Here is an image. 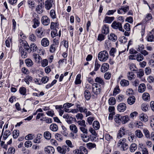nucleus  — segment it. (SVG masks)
<instances>
[{
  "instance_id": "6e6d98bb",
  "label": "nucleus",
  "mask_w": 154,
  "mask_h": 154,
  "mask_svg": "<svg viewBox=\"0 0 154 154\" xmlns=\"http://www.w3.org/2000/svg\"><path fill=\"white\" fill-rule=\"evenodd\" d=\"M19 92L21 94L25 95L26 93V89L23 87H21L19 89Z\"/></svg>"
},
{
  "instance_id": "9b49d317",
  "label": "nucleus",
  "mask_w": 154,
  "mask_h": 154,
  "mask_svg": "<svg viewBox=\"0 0 154 154\" xmlns=\"http://www.w3.org/2000/svg\"><path fill=\"white\" fill-rule=\"evenodd\" d=\"M41 20L42 23L45 26L48 25L50 22L49 19L47 16L42 17Z\"/></svg>"
},
{
  "instance_id": "cd10ccee",
  "label": "nucleus",
  "mask_w": 154,
  "mask_h": 154,
  "mask_svg": "<svg viewBox=\"0 0 154 154\" xmlns=\"http://www.w3.org/2000/svg\"><path fill=\"white\" fill-rule=\"evenodd\" d=\"M32 22L34 23L32 26V27L34 28H36L39 26V22L37 19L34 18L32 20Z\"/></svg>"
},
{
  "instance_id": "c9c22d12",
  "label": "nucleus",
  "mask_w": 154,
  "mask_h": 154,
  "mask_svg": "<svg viewBox=\"0 0 154 154\" xmlns=\"http://www.w3.org/2000/svg\"><path fill=\"white\" fill-rule=\"evenodd\" d=\"M120 84L122 86L125 87L128 85L129 83V82L127 80L122 79L121 81Z\"/></svg>"
},
{
  "instance_id": "20e7f679",
  "label": "nucleus",
  "mask_w": 154,
  "mask_h": 154,
  "mask_svg": "<svg viewBox=\"0 0 154 154\" xmlns=\"http://www.w3.org/2000/svg\"><path fill=\"white\" fill-rule=\"evenodd\" d=\"M112 27L115 29H118L119 31L124 32L125 31L122 27V24L121 23L114 21L111 25Z\"/></svg>"
},
{
  "instance_id": "338daca9",
  "label": "nucleus",
  "mask_w": 154,
  "mask_h": 154,
  "mask_svg": "<svg viewBox=\"0 0 154 154\" xmlns=\"http://www.w3.org/2000/svg\"><path fill=\"white\" fill-rule=\"evenodd\" d=\"M120 91L119 87L118 86H116L113 92V95H116L118 94Z\"/></svg>"
},
{
  "instance_id": "2f4dec72",
  "label": "nucleus",
  "mask_w": 154,
  "mask_h": 154,
  "mask_svg": "<svg viewBox=\"0 0 154 154\" xmlns=\"http://www.w3.org/2000/svg\"><path fill=\"white\" fill-rule=\"evenodd\" d=\"M135 134L136 136L139 138H141L143 136V134L140 130H136L135 131Z\"/></svg>"
},
{
  "instance_id": "5701e85b",
  "label": "nucleus",
  "mask_w": 154,
  "mask_h": 154,
  "mask_svg": "<svg viewBox=\"0 0 154 154\" xmlns=\"http://www.w3.org/2000/svg\"><path fill=\"white\" fill-rule=\"evenodd\" d=\"M70 130L73 133L76 134L78 132V129L76 126L74 124L71 125L69 126Z\"/></svg>"
},
{
  "instance_id": "8fccbe9b",
  "label": "nucleus",
  "mask_w": 154,
  "mask_h": 154,
  "mask_svg": "<svg viewBox=\"0 0 154 154\" xmlns=\"http://www.w3.org/2000/svg\"><path fill=\"white\" fill-rule=\"evenodd\" d=\"M11 134V132L9 130H6L5 131L4 135L3 138L4 140H6L8 137Z\"/></svg>"
},
{
  "instance_id": "4be33fe9",
  "label": "nucleus",
  "mask_w": 154,
  "mask_h": 154,
  "mask_svg": "<svg viewBox=\"0 0 154 154\" xmlns=\"http://www.w3.org/2000/svg\"><path fill=\"white\" fill-rule=\"evenodd\" d=\"M146 89L145 84L144 83H142L139 86L138 91L139 92L143 93L145 91Z\"/></svg>"
},
{
  "instance_id": "680f3d73",
  "label": "nucleus",
  "mask_w": 154,
  "mask_h": 154,
  "mask_svg": "<svg viewBox=\"0 0 154 154\" xmlns=\"http://www.w3.org/2000/svg\"><path fill=\"white\" fill-rule=\"evenodd\" d=\"M57 47L53 44L51 45L50 48V51L51 53H54L56 50Z\"/></svg>"
},
{
  "instance_id": "4468645a",
  "label": "nucleus",
  "mask_w": 154,
  "mask_h": 154,
  "mask_svg": "<svg viewBox=\"0 0 154 154\" xmlns=\"http://www.w3.org/2000/svg\"><path fill=\"white\" fill-rule=\"evenodd\" d=\"M109 68V65L107 63H103L101 67V72H104L107 71Z\"/></svg>"
},
{
  "instance_id": "f704fd0d",
  "label": "nucleus",
  "mask_w": 154,
  "mask_h": 154,
  "mask_svg": "<svg viewBox=\"0 0 154 154\" xmlns=\"http://www.w3.org/2000/svg\"><path fill=\"white\" fill-rule=\"evenodd\" d=\"M25 63L28 67H31L33 65V62L32 60L30 59H27L25 60Z\"/></svg>"
},
{
  "instance_id": "1a4fd4ad",
  "label": "nucleus",
  "mask_w": 154,
  "mask_h": 154,
  "mask_svg": "<svg viewBox=\"0 0 154 154\" xmlns=\"http://www.w3.org/2000/svg\"><path fill=\"white\" fill-rule=\"evenodd\" d=\"M44 150L46 153L53 154L54 152V149L52 146H48L45 148Z\"/></svg>"
},
{
  "instance_id": "393cba45",
  "label": "nucleus",
  "mask_w": 154,
  "mask_h": 154,
  "mask_svg": "<svg viewBox=\"0 0 154 154\" xmlns=\"http://www.w3.org/2000/svg\"><path fill=\"white\" fill-rule=\"evenodd\" d=\"M135 60L138 62H140L144 59V57L141 53H138L135 55Z\"/></svg>"
},
{
  "instance_id": "4c0bfd02",
  "label": "nucleus",
  "mask_w": 154,
  "mask_h": 154,
  "mask_svg": "<svg viewBox=\"0 0 154 154\" xmlns=\"http://www.w3.org/2000/svg\"><path fill=\"white\" fill-rule=\"evenodd\" d=\"M94 128L95 130H98L100 128V125L99 123L97 121H94L93 124Z\"/></svg>"
},
{
  "instance_id": "c85d7f7f",
  "label": "nucleus",
  "mask_w": 154,
  "mask_h": 154,
  "mask_svg": "<svg viewBox=\"0 0 154 154\" xmlns=\"http://www.w3.org/2000/svg\"><path fill=\"white\" fill-rule=\"evenodd\" d=\"M50 129L53 131H56L58 129L57 125L55 124H52L50 126Z\"/></svg>"
},
{
  "instance_id": "412c9836",
  "label": "nucleus",
  "mask_w": 154,
  "mask_h": 154,
  "mask_svg": "<svg viewBox=\"0 0 154 154\" xmlns=\"http://www.w3.org/2000/svg\"><path fill=\"white\" fill-rule=\"evenodd\" d=\"M108 39L113 42H115L117 40V36L115 34L113 33H111L109 35H108Z\"/></svg>"
},
{
  "instance_id": "423d86ee",
  "label": "nucleus",
  "mask_w": 154,
  "mask_h": 154,
  "mask_svg": "<svg viewBox=\"0 0 154 154\" xmlns=\"http://www.w3.org/2000/svg\"><path fill=\"white\" fill-rule=\"evenodd\" d=\"M98 85L96 83H94L93 84L92 87V91L96 95L99 94L101 91L100 88L97 86Z\"/></svg>"
},
{
  "instance_id": "a211bd4d",
  "label": "nucleus",
  "mask_w": 154,
  "mask_h": 154,
  "mask_svg": "<svg viewBox=\"0 0 154 154\" xmlns=\"http://www.w3.org/2000/svg\"><path fill=\"white\" fill-rule=\"evenodd\" d=\"M114 19V17H109L106 16L105 17L103 22L106 23H110Z\"/></svg>"
},
{
  "instance_id": "6ab92c4d",
  "label": "nucleus",
  "mask_w": 154,
  "mask_h": 154,
  "mask_svg": "<svg viewBox=\"0 0 154 154\" xmlns=\"http://www.w3.org/2000/svg\"><path fill=\"white\" fill-rule=\"evenodd\" d=\"M139 118L141 121L144 122L147 121L148 120L147 115L143 113H141L140 115Z\"/></svg>"
},
{
  "instance_id": "9d476101",
  "label": "nucleus",
  "mask_w": 154,
  "mask_h": 154,
  "mask_svg": "<svg viewBox=\"0 0 154 154\" xmlns=\"http://www.w3.org/2000/svg\"><path fill=\"white\" fill-rule=\"evenodd\" d=\"M125 129L122 127L120 128L117 134V138L120 139L125 134Z\"/></svg>"
},
{
  "instance_id": "39448f33",
  "label": "nucleus",
  "mask_w": 154,
  "mask_h": 154,
  "mask_svg": "<svg viewBox=\"0 0 154 154\" xmlns=\"http://www.w3.org/2000/svg\"><path fill=\"white\" fill-rule=\"evenodd\" d=\"M80 136L82 140L85 142H87L90 140V139L91 140L93 141L96 139L95 137H93L90 135V137L87 135L86 134H81Z\"/></svg>"
},
{
  "instance_id": "f8f14e48",
  "label": "nucleus",
  "mask_w": 154,
  "mask_h": 154,
  "mask_svg": "<svg viewBox=\"0 0 154 154\" xmlns=\"http://www.w3.org/2000/svg\"><path fill=\"white\" fill-rule=\"evenodd\" d=\"M42 45L44 47L48 46L49 45V41L48 38H43L41 41Z\"/></svg>"
},
{
  "instance_id": "aec40b11",
  "label": "nucleus",
  "mask_w": 154,
  "mask_h": 154,
  "mask_svg": "<svg viewBox=\"0 0 154 154\" xmlns=\"http://www.w3.org/2000/svg\"><path fill=\"white\" fill-rule=\"evenodd\" d=\"M135 101V98L133 96H130L127 100V102L130 105L133 104Z\"/></svg>"
},
{
  "instance_id": "0eeeda50",
  "label": "nucleus",
  "mask_w": 154,
  "mask_h": 154,
  "mask_svg": "<svg viewBox=\"0 0 154 154\" xmlns=\"http://www.w3.org/2000/svg\"><path fill=\"white\" fill-rule=\"evenodd\" d=\"M54 0H47L45 1V8L47 10H49L54 4Z\"/></svg>"
},
{
  "instance_id": "4d7b16f0",
  "label": "nucleus",
  "mask_w": 154,
  "mask_h": 154,
  "mask_svg": "<svg viewBox=\"0 0 154 154\" xmlns=\"http://www.w3.org/2000/svg\"><path fill=\"white\" fill-rule=\"evenodd\" d=\"M77 123L80 126V127H86L85 122L84 120H82V121H78Z\"/></svg>"
},
{
  "instance_id": "7ed1b4c3",
  "label": "nucleus",
  "mask_w": 154,
  "mask_h": 154,
  "mask_svg": "<svg viewBox=\"0 0 154 154\" xmlns=\"http://www.w3.org/2000/svg\"><path fill=\"white\" fill-rule=\"evenodd\" d=\"M45 30L42 27H39L35 30V33L36 36L39 38H41L45 35Z\"/></svg>"
},
{
  "instance_id": "de8ad7c7",
  "label": "nucleus",
  "mask_w": 154,
  "mask_h": 154,
  "mask_svg": "<svg viewBox=\"0 0 154 154\" xmlns=\"http://www.w3.org/2000/svg\"><path fill=\"white\" fill-rule=\"evenodd\" d=\"M121 116L119 114H117L114 117V120L115 122L118 123H119L121 122Z\"/></svg>"
},
{
  "instance_id": "0e129e2a",
  "label": "nucleus",
  "mask_w": 154,
  "mask_h": 154,
  "mask_svg": "<svg viewBox=\"0 0 154 154\" xmlns=\"http://www.w3.org/2000/svg\"><path fill=\"white\" fill-rule=\"evenodd\" d=\"M15 149L13 147L9 148L8 151V154H14L15 152Z\"/></svg>"
},
{
  "instance_id": "09e8293b",
  "label": "nucleus",
  "mask_w": 154,
  "mask_h": 154,
  "mask_svg": "<svg viewBox=\"0 0 154 154\" xmlns=\"http://www.w3.org/2000/svg\"><path fill=\"white\" fill-rule=\"evenodd\" d=\"M116 103V100L115 98L111 97L109 99V103L110 105H113Z\"/></svg>"
},
{
  "instance_id": "052dcab7",
  "label": "nucleus",
  "mask_w": 154,
  "mask_h": 154,
  "mask_svg": "<svg viewBox=\"0 0 154 154\" xmlns=\"http://www.w3.org/2000/svg\"><path fill=\"white\" fill-rule=\"evenodd\" d=\"M86 127H80L79 129L83 133L82 134H86L88 133V131Z\"/></svg>"
},
{
  "instance_id": "79ce46f5",
  "label": "nucleus",
  "mask_w": 154,
  "mask_h": 154,
  "mask_svg": "<svg viewBox=\"0 0 154 154\" xmlns=\"http://www.w3.org/2000/svg\"><path fill=\"white\" fill-rule=\"evenodd\" d=\"M142 98L145 101L148 100L150 99L149 95L147 93H144L143 94Z\"/></svg>"
},
{
  "instance_id": "e433bc0d",
  "label": "nucleus",
  "mask_w": 154,
  "mask_h": 154,
  "mask_svg": "<svg viewBox=\"0 0 154 154\" xmlns=\"http://www.w3.org/2000/svg\"><path fill=\"white\" fill-rule=\"evenodd\" d=\"M28 38L29 40L32 42H35L36 41V37L35 35L33 33L30 34Z\"/></svg>"
},
{
  "instance_id": "473e14b6",
  "label": "nucleus",
  "mask_w": 154,
  "mask_h": 154,
  "mask_svg": "<svg viewBox=\"0 0 154 154\" xmlns=\"http://www.w3.org/2000/svg\"><path fill=\"white\" fill-rule=\"evenodd\" d=\"M38 49L37 47L34 43H32L30 45V50L31 51L35 52Z\"/></svg>"
},
{
  "instance_id": "3c124183",
  "label": "nucleus",
  "mask_w": 154,
  "mask_h": 154,
  "mask_svg": "<svg viewBox=\"0 0 154 154\" xmlns=\"http://www.w3.org/2000/svg\"><path fill=\"white\" fill-rule=\"evenodd\" d=\"M143 132L145 137L147 139H149L150 138V135L149 131L146 129H145L143 130Z\"/></svg>"
},
{
  "instance_id": "f03ea898",
  "label": "nucleus",
  "mask_w": 154,
  "mask_h": 154,
  "mask_svg": "<svg viewBox=\"0 0 154 154\" xmlns=\"http://www.w3.org/2000/svg\"><path fill=\"white\" fill-rule=\"evenodd\" d=\"M126 139L123 138L119 140L117 144L118 146L120 147L122 150H126L128 148V144L126 143Z\"/></svg>"
},
{
  "instance_id": "a18cd8bd",
  "label": "nucleus",
  "mask_w": 154,
  "mask_h": 154,
  "mask_svg": "<svg viewBox=\"0 0 154 154\" xmlns=\"http://www.w3.org/2000/svg\"><path fill=\"white\" fill-rule=\"evenodd\" d=\"M135 136L134 134L130 133L128 134V140L130 142H133Z\"/></svg>"
},
{
  "instance_id": "13d9d810",
  "label": "nucleus",
  "mask_w": 154,
  "mask_h": 154,
  "mask_svg": "<svg viewBox=\"0 0 154 154\" xmlns=\"http://www.w3.org/2000/svg\"><path fill=\"white\" fill-rule=\"evenodd\" d=\"M50 15L52 19H55L56 17L55 11L54 10H51L50 11Z\"/></svg>"
},
{
  "instance_id": "c756f323",
  "label": "nucleus",
  "mask_w": 154,
  "mask_h": 154,
  "mask_svg": "<svg viewBox=\"0 0 154 154\" xmlns=\"http://www.w3.org/2000/svg\"><path fill=\"white\" fill-rule=\"evenodd\" d=\"M137 146L135 143H133L131 145L130 147V150L131 152H134L137 149Z\"/></svg>"
},
{
  "instance_id": "dca6fc26",
  "label": "nucleus",
  "mask_w": 154,
  "mask_h": 154,
  "mask_svg": "<svg viewBox=\"0 0 154 154\" xmlns=\"http://www.w3.org/2000/svg\"><path fill=\"white\" fill-rule=\"evenodd\" d=\"M95 82L100 84L102 85H103L105 82L103 79L100 77H97L94 80Z\"/></svg>"
},
{
  "instance_id": "f257e3e1",
  "label": "nucleus",
  "mask_w": 154,
  "mask_h": 154,
  "mask_svg": "<svg viewBox=\"0 0 154 154\" xmlns=\"http://www.w3.org/2000/svg\"><path fill=\"white\" fill-rule=\"evenodd\" d=\"M109 55L107 51H103L100 52L98 54V59L101 61L105 62L108 59Z\"/></svg>"
},
{
  "instance_id": "a19ab883",
  "label": "nucleus",
  "mask_w": 154,
  "mask_h": 154,
  "mask_svg": "<svg viewBox=\"0 0 154 154\" xmlns=\"http://www.w3.org/2000/svg\"><path fill=\"white\" fill-rule=\"evenodd\" d=\"M130 69L132 71H137V67L133 63H130L128 64Z\"/></svg>"
},
{
  "instance_id": "b1692460",
  "label": "nucleus",
  "mask_w": 154,
  "mask_h": 154,
  "mask_svg": "<svg viewBox=\"0 0 154 154\" xmlns=\"http://www.w3.org/2000/svg\"><path fill=\"white\" fill-rule=\"evenodd\" d=\"M19 51L21 53V56L23 58H25L27 57V53L24 51L23 48L22 47H20Z\"/></svg>"
},
{
  "instance_id": "5fc2aeb1",
  "label": "nucleus",
  "mask_w": 154,
  "mask_h": 154,
  "mask_svg": "<svg viewBox=\"0 0 154 154\" xmlns=\"http://www.w3.org/2000/svg\"><path fill=\"white\" fill-rule=\"evenodd\" d=\"M129 120V118L128 116H121V122H122V123L125 124Z\"/></svg>"
},
{
  "instance_id": "e2e57ef3",
  "label": "nucleus",
  "mask_w": 154,
  "mask_h": 154,
  "mask_svg": "<svg viewBox=\"0 0 154 154\" xmlns=\"http://www.w3.org/2000/svg\"><path fill=\"white\" fill-rule=\"evenodd\" d=\"M35 137L34 135L32 134H29L25 137L26 140H31L33 139Z\"/></svg>"
},
{
  "instance_id": "72a5a7b5",
  "label": "nucleus",
  "mask_w": 154,
  "mask_h": 154,
  "mask_svg": "<svg viewBox=\"0 0 154 154\" xmlns=\"http://www.w3.org/2000/svg\"><path fill=\"white\" fill-rule=\"evenodd\" d=\"M128 79L130 80H131L135 78L133 72H128L127 75Z\"/></svg>"
},
{
  "instance_id": "f3484780",
  "label": "nucleus",
  "mask_w": 154,
  "mask_h": 154,
  "mask_svg": "<svg viewBox=\"0 0 154 154\" xmlns=\"http://www.w3.org/2000/svg\"><path fill=\"white\" fill-rule=\"evenodd\" d=\"M76 106L78 109L79 111L80 112L85 113L87 111V109L85 107L82 106L80 104H76Z\"/></svg>"
},
{
  "instance_id": "49530a36",
  "label": "nucleus",
  "mask_w": 154,
  "mask_h": 154,
  "mask_svg": "<svg viewBox=\"0 0 154 154\" xmlns=\"http://www.w3.org/2000/svg\"><path fill=\"white\" fill-rule=\"evenodd\" d=\"M121 9H122L123 12L124 13V14L126 13L129 10V7L128 6H121Z\"/></svg>"
},
{
  "instance_id": "bf43d9fd",
  "label": "nucleus",
  "mask_w": 154,
  "mask_h": 154,
  "mask_svg": "<svg viewBox=\"0 0 154 154\" xmlns=\"http://www.w3.org/2000/svg\"><path fill=\"white\" fill-rule=\"evenodd\" d=\"M19 134V132L17 130H14L13 132V136L14 138H17Z\"/></svg>"
},
{
  "instance_id": "69168bd1",
  "label": "nucleus",
  "mask_w": 154,
  "mask_h": 154,
  "mask_svg": "<svg viewBox=\"0 0 154 154\" xmlns=\"http://www.w3.org/2000/svg\"><path fill=\"white\" fill-rule=\"evenodd\" d=\"M56 138L59 141H61L63 140V137L61 134L57 133L55 135Z\"/></svg>"
},
{
  "instance_id": "2eb2a0df",
  "label": "nucleus",
  "mask_w": 154,
  "mask_h": 154,
  "mask_svg": "<svg viewBox=\"0 0 154 154\" xmlns=\"http://www.w3.org/2000/svg\"><path fill=\"white\" fill-rule=\"evenodd\" d=\"M32 77L29 75H26L24 79L22 80L23 82L24 81L27 85L29 84V82H31L32 80Z\"/></svg>"
},
{
  "instance_id": "ea45409f",
  "label": "nucleus",
  "mask_w": 154,
  "mask_h": 154,
  "mask_svg": "<svg viewBox=\"0 0 154 154\" xmlns=\"http://www.w3.org/2000/svg\"><path fill=\"white\" fill-rule=\"evenodd\" d=\"M86 146L87 148L90 149L96 148V145L94 143H89L86 144Z\"/></svg>"
},
{
  "instance_id": "37998d69",
  "label": "nucleus",
  "mask_w": 154,
  "mask_h": 154,
  "mask_svg": "<svg viewBox=\"0 0 154 154\" xmlns=\"http://www.w3.org/2000/svg\"><path fill=\"white\" fill-rule=\"evenodd\" d=\"M44 4V2H43L42 3H40V5H38L36 8V11L38 13H41L42 12V6Z\"/></svg>"
},
{
  "instance_id": "c03bdc74",
  "label": "nucleus",
  "mask_w": 154,
  "mask_h": 154,
  "mask_svg": "<svg viewBox=\"0 0 154 154\" xmlns=\"http://www.w3.org/2000/svg\"><path fill=\"white\" fill-rule=\"evenodd\" d=\"M100 66V64L99 62L96 59L94 64V71H97Z\"/></svg>"
},
{
  "instance_id": "603ef678",
  "label": "nucleus",
  "mask_w": 154,
  "mask_h": 154,
  "mask_svg": "<svg viewBox=\"0 0 154 154\" xmlns=\"http://www.w3.org/2000/svg\"><path fill=\"white\" fill-rule=\"evenodd\" d=\"M144 75V72L143 70L140 69L137 72V76L140 78H141Z\"/></svg>"
},
{
  "instance_id": "6e6552de",
  "label": "nucleus",
  "mask_w": 154,
  "mask_h": 154,
  "mask_svg": "<svg viewBox=\"0 0 154 154\" xmlns=\"http://www.w3.org/2000/svg\"><path fill=\"white\" fill-rule=\"evenodd\" d=\"M126 106L125 104L124 103H119L117 106L118 110L120 112H124L126 109Z\"/></svg>"
},
{
  "instance_id": "a878e982",
  "label": "nucleus",
  "mask_w": 154,
  "mask_h": 154,
  "mask_svg": "<svg viewBox=\"0 0 154 154\" xmlns=\"http://www.w3.org/2000/svg\"><path fill=\"white\" fill-rule=\"evenodd\" d=\"M102 32L105 34H107L109 32V28L107 25H104L102 27Z\"/></svg>"
},
{
  "instance_id": "ddd939ff",
  "label": "nucleus",
  "mask_w": 154,
  "mask_h": 154,
  "mask_svg": "<svg viewBox=\"0 0 154 154\" xmlns=\"http://www.w3.org/2000/svg\"><path fill=\"white\" fill-rule=\"evenodd\" d=\"M33 58L35 60V62L37 63H39L40 60H42L41 57L37 54L34 53L32 55Z\"/></svg>"
},
{
  "instance_id": "58836bf2",
  "label": "nucleus",
  "mask_w": 154,
  "mask_h": 154,
  "mask_svg": "<svg viewBox=\"0 0 154 154\" xmlns=\"http://www.w3.org/2000/svg\"><path fill=\"white\" fill-rule=\"evenodd\" d=\"M45 138L47 140H49L51 138V134L48 131H46L44 132V134Z\"/></svg>"
},
{
  "instance_id": "7c9ffc66",
  "label": "nucleus",
  "mask_w": 154,
  "mask_h": 154,
  "mask_svg": "<svg viewBox=\"0 0 154 154\" xmlns=\"http://www.w3.org/2000/svg\"><path fill=\"white\" fill-rule=\"evenodd\" d=\"M152 18V15L151 14H148L145 17L144 20H143V22L144 23L151 20Z\"/></svg>"
},
{
  "instance_id": "774afa93",
  "label": "nucleus",
  "mask_w": 154,
  "mask_h": 154,
  "mask_svg": "<svg viewBox=\"0 0 154 154\" xmlns=\"http://www.w3.org/2000/svg\"><path fill=\"white\" fill-rule=\"evenodd\" d=\"M12 38H8L6 40L5 43L6 46L8 47H10V43L12 42Z\"/></svg>"
},
{
  "instance_id": "864d4df0",
  "label": "nucleus",
  "mask_w": 154,
  "mask_h": 154,
  "mask_svg": "<svg viewBox=\"0 0 154 154\" xmlns=\"http://www.w3.org/2000/svg\"><path fill=\"white\" fill-rule=\"evenodd\" d=\"M81 154H87L88 150L86 148L83 146H81L79 147Z\"/></svg>"
},
{
  "instance_id": "bb28decb",
  "label": "nucleus",
  "mask_w": 154,
  "mask_h": 154,
  "mask_svg": "<svg viewBox=\"0 0 154 154\" xmlns=\"http://www.w3.org/2000/svg\"><path fill=\"white\" fill-rule=\"evenodd\" d=\"M84 96L86 100H89L91 97V95L90 92L87 90L85 91L84 93Z\"/></svg>"
}]
</instances>
